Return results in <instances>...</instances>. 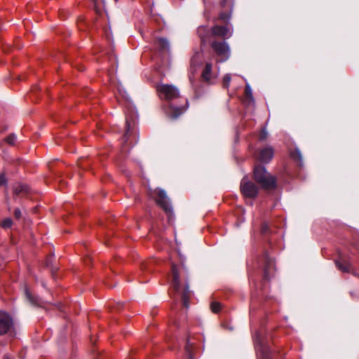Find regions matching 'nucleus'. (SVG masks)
<instances>
[{"instance_id":"obj_1","label":"nucleus","mask_w":359,"mask_h":359,"mask_svg":"<svg viewBox=\"0 0 359 359\" xmlns=\"http://www.w3.org/2000/svg\"><path fill=\"white\" fill-rule=\"evenodd\" d=\"M254 177L256 182L265 189H274L276 186V178L268 173L264 166L257 165L255 168Z\"/></svg>"},{"instance_id":"obj_2","label":"nucleus","mask_w":359,"mask_h":359,"mask_svg":"<svg viewBox=\"0 0 359 359\" xmlns=\"http://www.w3.org/2000/svg\"><path fill=\"white\" fill-rule=\"evenodd\" d=\"M172 286L175 291L182 293V299L183 301V304L186 308L189 307L188 299L190 297V291L189 290V287L187 285L183 290L181 292L180 290V283L179 279V272L177 266H172Z\"/></svg>"},{"instance_id":"obj_3","label":"nucleus","mask_w":359,"mask_h":359,"mask_svg":"<svg viewBox=\"0 0 359 359\" xmlns=\"http://www.w3.org/2000/svg\"><path fill=\"white\" fill-rule=\"evenodd\" d=\"M149 195L154 198L157 203L165 212H170L171 206L170 205L169 198L166 193L163 189H154L149 191Z\"/></svg>"},{"instance_id":"obj_4","label":"nucleus","mask_w":359,"mask_h":359,"mask_svg":"<svg viewBox=\"0 0 359 359\" xmlns=\"http://www.w3.org/2000/svg\"><path fill=\"white\" fill-rule=\"evenodd\" d=\"M211 47L217 55L219 57L217 62H222L229 58L230 48L226 42L214 41L211 43Z\"/></svg>"},{"instance_id":"obj_5","label":"nucleus","mask_w":359,"mask_h":359,"mask_svg":"<svg viewBox=\"0 0 359 359\" xmlns=\"http://www.w3.org/2000/svg\"><path fill=\"white\" fill-rule=\"evenodd\" d=\"M157 90L161 97H164L168 100L175 99L179 96V90L172 85H158L157 87Z\"/></svg>"},{"instance_id":"obj_6","label":"nucleus","mask_w":359,"mask_h":359,"mask_svg":"<svg viewBox=\"0 0 359 359\" xmlns=\"http://www.w3.org/2000/svg\"><path fill=\"white\" fill-rule=\"evenodd\" d=\"M241 189L243 194L248 198L255 197L258 191L257 187L252 182H247L245 179L241 182Z\"/></svg>"},{"instance_id":"obj_7","label":"nucleus","mask_w":359,"mask_h":359,"mask_svg":"<svg viewBox=\"0 0 359 359\" xmlns=\"http://www.w3.org/2000/svg\"><path fill=\"white\" fill-rule=\"evenodd\" d=\"M12 325L11 317L6 313L0 311V334L6 333Z\"/></svg>"},{"instance_id":"obj_8","label":"nucleus","mask_w":359,"mask_h":359,"mask_svg":"<svg viewBox=\"0 0 359 359\" xmlns=\"http://www.w3.org/2000/svg\"><path fill=\"white\" fill-rule=\"evenodd\" d=\"M212 34L214 36L228 39L232 35V30L226 26L215 25L212 28Z\"/></svg>"},{"instance_id":"obj_9","label":"nucleus","mask_w":359,"mask_h":359,"mask_svg":"<svg viewBox=\"0 0 359 359\" xmlns=\"http://www.w3.org/2000/svg\"><path fill=\"white\" fill-rule=\"evenodd\" d=\"M273 156V150L271 147L262 149L259 152V160L264 163H268L271 160Z\"/></svg>"},{"instance_id":"obj_10","label":"nucleus","mask_w":359,"mask_h":359,"mask_svg":"<svg viewBox=\"0 0 359 359\" xmlns=\"http://www.w3.org/2000/svg\"><path fill=\"white\" fill-rule=\"evenodd\" d=\"M212 65L210 62H207L205 68L202 72L203 79L207 81L210 82L212 79H213V74L212 73Z\"/></svg>"},{"instance_id":"obj_11","label":"nucleus","mask_w":359,"mask_h":359,"mask_svg":"<svg viewBox=\"0 0 359 359\" xmlns=\"http://www.w3.org/2000/svg\"><path fill=\"white\" fill-rule=\"evenodd\" d=\"M335 263L338 269L343 272H348L351 270V264L346 260H337Z\"/></svg>"},{"instance_id":"obj_12","label":"nucleus","mask_w":359,"mask_h":359,"mask_svg":"<svg viewBox=\"0 0 359 359\" xmlns=\"http://www.w3.org/2000/svg\"><path fill=\"white\" fill-rule=\"evenodd\" d=\"M255 348L257 352L260 353L262 355L263 358H264L265 352H267V348L263 347L261 344H259L258 336H256L255 339Z\"/></svg>"},{"instance_id":"obj_13","label":"nucleus","mask_w":359,"mask_h":359,"mask_svg":"<svg viewBox=\"0 0 359 359\" xmlns=\"http://www.w3.org/2000/svg\"><path fill=\"white\" fill-rule=\"evenodd\" d=\"M156 43L162 50H168L169 48V43L165 39H158L156 41Z\"/></svg>"},{"instance_id":"obj_14","label":"nucleus","mask_w":359,"mask_h":359,"mask_svg":"<svg viewBox=\"0 0 359 359\" xmlns=\"http://www.w3.org/2000/svg\"><path fill=\"white\" fill-rule=\"evenodd\" d=\"M25 295H26V297L27 298V299L33 304H35V305H38L39 303H38V301L36 299H35L31 294V293L29 292V291L28 290V289H25Z\"/></svg>"},{"instance_id":"obj_15","label":"nucleus","mask_w":359,"mask_h":359,"mask_svg":"<svg viewBox=\"0 0 359 359\" xmlns=\"http://www.w3.org/2000/svg\"><path fill=\"white\" fill-rule=\"evenodd\" d=\"M207 27L205 26H201L198 28V34L200 36L201 41L203 42L205 41V34L204 33L206 32Z\"/></svg>"},{"instance_id":"obj_16","label":"nucleus","mask_w":359,"mask_h":359,"mask_svg":"<svg viewBox=\"0 0 359 359\" xmlns=\"http://www.w3.org/2000/svg\"><path fill=\"white\" fill-rule=\"evenodd\" d=\"M13 222L11 218H6L1 222V225L4 228H9L11 226Z\"/></svg>"},{"instance_id":"obj_17","label":"nucleus","mask_w":359,"mask_h":359,"mask_svg":"<svg viewBox=\"0 0 359 359\" xmlns=\"http://www.w3.org/2000/svg\"><path fill=\"white\" fill-rule=\"evenodd\" d=\"M231 75L227 74L224 75L223 78V86L224 88H228L231 83Z\"/></svg>"},{"instance_id":"obj_18","label":"nucleus","mask_w":359,"mask_h":359,"mask_svg":"<svg viewBox=\"0 0 359 359\" xmlns=\"http://www.w3.org/2000/svg\"><path fill=\"white\" fill-rule=\"evenodd\" d=\"M221 309V305L218 302H212L211 304V309L212 312L217 313Z\"/></svg>"},{"instance_id":"obj_19","label":"nucleus","mask_w":359,"mask_h":359,"mask_svg":"<svg viewBox=\"0 0 359 359\" xmlns=\"http://www.w3.org/2000/svg\"><path fill=\"white\" fill-rule=\"evenodd\" d=\"M27 188L26 186H25V185H18L15 189V193L20 194V193L23 192V191H27Z\"/></svg>"},{"instance_id":"obj_20","label":"nucleus","mask_w":359,"mask_h":359,"mask_svg":"<svg viewBox=\"0 0 359 359\" xmlns=\"http://www.w3.org/2000/svg\"><path fill=\"white\" fill-rule=\"evenodd\" d=\"M16 140V136L15 135H11L6 138V142L9 144H13Z\"/></svg>"},{"instance_id":"obj_21","label":"nucleus","mask_w":359,"mask_h":359,"mask_svg":"<svg viewBox=\"0 0 359 359\" xmlns=\"http://www.w3.org/2000/svg\"><path fill=\"white\" fill-rule=\"evenodd\" d=\"M272 268H273V263L272 262L269 263V265L265 267V269H264V274H265L266 277L268 276V273L270 272V271H271V269Z\"/></svg>"},{"instance_id":"obj_22","label":"nucleus","mask_w":359,"mask_h":359,"mask_svg":"<svg viewBox=\"0 0 359 359\" xmlns=\"http://www.w3.org/2000/svg\"><path fill=\"white\" fill-rule=\"evenodd\" d=\"M6 184V179L4 174H0V185L4 186Z\"/></svg>"},{"instance_id":"obj_23","label":"nucleus","mask_w":359,"mask_h":359,"mask_svg":"<svg viewBox=\"0 0 359 359\" xmlns=\"http://www.w3.org/2000/svg\"><path fill=\"white\" fill-rule=\"evenodd\" d=\"M219 18L224 21H226L230 18V15L224 13H221Z\"/></svg>"},{"instance_id":"obj_24","label":"nucleus","mask_w":359,"mask_h":359,"mask_svg":"<svg viewBox=\"0 0 359 359\" xmlns=\"http://www.w3.org/2000/svg\"><path fill=\"white\" fill-rule=\"evenodd\" d=\"M184 109H182V108H177V112L175 113L172 116L174 118H176L180 114H182L183 112Z\"/></svg>"},{"instance_id":"obj_25","label":"nucleus","mask_w":359,"mask_h":359,"mask_svg":"<svg viewBox=\"0 0 359 359\" xmlns=\"http://www.w3.org/2000/svg\"><path fill=\"white\" fill-rule=\"evenodd\" d=\"M267 136V133L265 129H263L260 134V139L264 140Z\"/></svg>"},{"instance_id":"obj_26","label":"nucleus","mask_w":359,"mask_h":359,"mask_svg":"<svg viewBox=\"0 0 359 359\" xmlns=\"http://www.w3.org/2000/svg\"><path fill=\"white\" fill-rule=\"evenodd\" d=\"M14 215L16 219H19L21 217V211L19 209H16L14 212Z\"/></svg>"},{"instance_id":"obj_27","label":"nucleus","mask_w":359,"mask_h":359,"mask_svg":"<svg viewBox=\"0 0 359 359\" xmlns=\"http://www.w3.org/2000/svg\"><path fill=\"white\" fill-rule=\"evenodd\" d=\"M194 57H193L191 60V65L193 66V65H195V62H194Z\"/></svg>"},{"instance_id":"obj_28","label":"nucleus","mask_w":359,"mask_h":359,"mask_svg":"<svg viewBox=\"0 0 359 359\" xmlns=\"http://www.w3.org/2000/svg\"><path fill=\"white\" fill-rule=\"evenodd\" d=\"M126 126H127V128H128V127H129V125H128V121H126Z\"/></svg>"},{"instance_id":"obj_29","label":"nucleus","mask_w":359,"mask_h":359,"mask_svg":"<svg viewBox=\"0 0 359 359\" xmlns=\"http://www.w3.org/2000/svg\"><path fill=\"white\" fill-rule=\"evenodd\" d=\"M5 359H9V358L8 357H6Z\"/></svg>"},{"instance_id":"obj_30","label":"nucleus","mask_w":359,"mask_h":359,"mask_svg":"<svg viewBox=\"0 0 359 359\" xmlns=\"http://www.w3.org/2000/svg\"><path fill=\"white\" fill-rule=\"evenodd\" d=\"M115 1H117L118 0H114Z\"/></svg>"}]
</instances>
